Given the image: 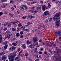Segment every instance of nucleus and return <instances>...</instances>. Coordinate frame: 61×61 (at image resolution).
Masks as SVG:
<instances>
[{"instance_id":"37998d69","label":"nucleus","mask_w":61,"mask_h":61,"mask_svg":"<svg viewBox=\"0 0 61 61\" xmlns=\"http://www.w3.org/2000/svg\"><path fill=\"white\" fill-rule=\"evenodd\" d=\"M6 30H7V28L6 27H5L3 29V30L5 31H6Z\"/></svg>"},{"instance_id":"680f3d73","label":"nucleus","mask_w":61,"mask_h":61,"mask_svg":"<svg viewBox=\"0 0 61 61\" xmlns=\"http://www.w3.org/2000/svg\"><path fill=\"white\" fill-rule=\"evenodd\" d=\"M35 3H36V2H31V4H35Z\"/></svg>"},{"instance_id":"7c9ffc66","label":"nucleus","mask_w":61,"mask_h":61,"mask_svg":"<svg viewBox=\"0 0 61 61\" xmlns=\"http://www.w3.org/2000/svg\"><path fill=\"white\" fill-rule=\"evenodd\" d=\"M7 43H8V41H6L4 42V44L5 45H7Z\"/></svg>"},{"instance_id":"393cba45","label":"nucleus","mask_w":61,"mask_h":61,"mask_svg":"<svg viewBox=\"0 0 61 61\" xmlns=\"http://www.w3.org/2000/svg\"><path fill=\"white\" fill-rule=\"evenodd\" d=\"M16 36L17 37H18V36H20V34H19V33H17L16 34Z\"/></svg>"},{"instance_id":"cd10ccee","label":"nucleus","mask_w":61,"mask_h":61,"mask_svg":"<svg viewBox=\"0 0 61 61\" xmlns=\"http://www.w3.org/2000/svg\"><path fill=\"white\" fill-rule=\"evenodd\" d=\"M12 45L14 46H15L16 45V43H12Z\"/></svg>"},{"instance_id":"79ce46f5","label":"nucleus","mask_w":61,"mask_h":61,"mask_svg":"<svg viewBox=\"0 0 61 61\" xmlns=\"http://www.w3.org/2000/svg\"><path fill=\"white\" fill-rule=\"evenodd\" d=\"M23 31H21L20 32V35H23Z\"/></svg>"},{"instance_id":"a211bd4d","label":"nucleus","mask_w":61,"mask_h":61,"mask_svg":"<svg viewBox=\"0 0 61 61\" xmlns=\"http://www.w3.org/2000/svg\"><path fill=\"white\" fill-rule=\"evenodd\" d=\"M9 15L11 16V17H13V14L11 13H9Z\"/></svg>"},{"instance_id":"69168bd1","label":"nucleus","mask_w":61,"mask_h":61,"mask_svg":"<svg viewBox=\"0 0 61 61\" xmlns=\"http://www.w3.org/2000/svg\"><path fill=\"white\" fill-rule=\"evenodd\" d=\"M39 42H40V43H41V42H42V40H41V39H40L39 40Z\"/></svg>"},{"instance_id":"b1692460","label":"nucleus","mask_w":61,"mask_h":61,"mask_svg":"<svg viewBox=\"0 0 61 61\" xmlns=\"http://www.w3.org/2000/svg\"><path fill=\"white\" fill-rule=\"evenodd\" d=\"M52 56V54L51 53L49 54L48 55V57H51V56Z\"/></svg>"},{"instance_id":"f704fd0d","label":"nucleus","mask_w":61,"mask_h":61,"mask_svg":"<svg viewBox=\"0 0 61 61\" xmlns=\"http://www.w3.org/2000/svg\"><path fill=\"white\" fill-rule=\"evenodd\" d=\"M18 26H22V25H21V23H19L18 25Z\"/></svg>"},{"instance_id":"412c9836","label":"nucleus","mask_w":61,"mask_h":61,"mask_svg":"<svg viewBox=\"0 0 61 61\" xmlns=\"http://www.w3.org/2000/svg\"><path fill=\"white\" fill-rule=\"evenodd\" d=\"M11 48L13 50H15V47L14 46H12Z\"/></svg>"},{"instance_id":"f257e3e1","label":"nucleus","mask_w":61,"mask_h":61,"mask_svg":"<svg viewBox=\"0 0 61 61\" xmlns=\"http://www.w3.org/2000/svg\"><path fill=\"white\" fill-rule=\"evenodd\" d=\"M60 13H56V14L53 17V19L54 21L56 20V23L57 27H59L60 25H59V22H60V19L58 18V17H59V16L60 15Z\"/></svg>"},{"instance_id":"0eeeda50","label":"nucleus","mask_w":61,"mask_h":61,"mask_svg":"<svg viewBox=\"0 0 61 61\" xmlns=\"http://www.w3.org/2000/svg\"><path fill=\"white\" fill-rule=\"evenodd\" d=\"M35 44H34V43H32L30 45L29 47L31 48V49H33V48H34V46H35Z\"/></svg>"},{"instance_id":"c03bdc74","label":"nucleus","mask_w":61,"mask_h":61,"mask_svg":"<svg viewBox=\"0 0 61 61\" xmlns=\"http://www.w3.org/2000/svg\"><path fill=\"white\" fill-rule=\"evenodd\" d=\"M0 40L3 41V37L2 36H1L0 37Z\"/></svg>"},{"instance_id":"bb28decb","label":"nucleus","mask_w":61,"mask_h":61,"mask_svg":"<svg viewBox=\"0 0 61 61\" xmlns=\"http://www.w3.org/2000/svg\"><path fill=\"white\" fill-rule=\"evenodd\" d=\"M34 53H37V48H35V51H34Z\"/></svg>"},{"instance_id":"13d9d810","label":"nucleus","mask_w":61,"mask_h":61,"mask_svg":"<svg viewBox=\"0 0 61 61\" xmlns=\"http://www.w3.org/2000/svg\"><path fill=\"white\" fill-rule=\"evenodd\" d=\"M52 18H50V19L49 20V22H50L51 21V20H52Z\"/></svg>"},{"instance_id":"c756f323","label":"nucleus","mask_w":61,"mask_h":61,"mask_svg":"<svg viewBox=\"0 0 61 61\" xmlns=\"http://www.w3.org/2000/svg\"><path fill=\"white\" fill-rule=\"evenodd\" d=\"M7 38H8V39H9L10 38V35H8L7 36Z\"/></svg>"},{"instance_id":"ea45409f","label":"nucleus","mask_w":61,"mask_h":61,"mask_svg":"<svg viewBox=\"0 0 61 61\" xmlns=\"http://www.w3.org/2000/svg\"><path fill=\"white\" fill-rule=\"evenodd\" d=\"M2 2H5L7 1V0H2L1 1Z\"/></svg>"},{"instance_id":"4d7b16f0","label":"nucleus","mask_w":61,"mask_h":61,"mask_svg":"<svg viewBox=\"0 0 61 61\" xmlns=\"http://www.w3.org/2000/svg\"><path fill=\"white\" fill-rule=\"evenodd\" d=\"M30 25V24H27L25 25V27H27V26H28V25Z\"/></svg>"},{"instance_id":"e433bc0d","label":"nucleus","mask_w":61,"mask_h":61,"mask_svg":"<svg viewBox=\"0 0 61 61\" xmlns=\"http://www.w3.org/2000/svg\"><path fill=\"white\" fill-rule=\"evenodd\" d=\"M3 14V12H0V16L2 15Z\"/></svg>"},{"instance_id":"20e7f679","label":"nucleus","mask_w":61,"mask_h":61,"mask_svg":"<svg viewBox=\"0 0 61 61\" xmlns=\"http://www.w3.org/2000/svg\"><path fill=\"white\" fill-rule=\"evenodd\" d=\"M49 42L50 44L48 45V46H49L50 47H52V46H56V45L55 44H54V42L52 41H50Z\"/></svg>"},{"instance_id":"e2e57ef3","label":"nucleus","mask_w":61,"mask_h":61,"mask_svg":"<svg viewBox=\"0 0 61 61\" xmlns=\"http://www.w3.org/2000/svg\"><path fill=\"white\" fill-rule=\"evenodd\" d=\"M42 27V28H46V27H45V26H44V25H43Z\"/></svg>"},{"instance_id":"6ab92c4d","label":"nucleus","mask_w":61,"mask_h":61,"mask_svg":"<svg viewBox=\"0 0 61 61\" xmlns=\"http://www.w3.org/2000/svg\"><path fill=\"white\" fill-rule=\"evenodd\" d=\"M25 56H26V58H27L28 57V56L29 55V54L27 53H26L25 54Z\"/></svg>"},{"instance_id":"72a5a7b5","label":"nucleus","mask_w":61,"mask_h":61,"mask_svg":"<svg viewBox=\"0 0 61 61\" xmlns=\"http://www.w3.org/2000/svg\"><path fill=\"white\" fill-rule=\"evenodd\" d=\"M5 5L4 4H3L2 5V7H3V8H5Z\"/></svg>"},{"instance_id":"864d4df0","label":"nucleus","mask_w":61,"mask_h":61,"mask_svg":"<svg viewBox=\"0 0 61 61\" xmlns=\"http://www.w3.org/2000/svg\"><path fill=\"white\" fill-rule=\"evenodd\" d=\"M6 25H8V22H6L5 23Z\"/></svg>"},{"instance_id":"0e129e2a","label":"nucleus","mask_w":61,"mask_h":61,"mask_svg":"<svg viewBox=\"0 0 61 61\" xmlns=\"http://www.w3.org/2000/svg\"><path fill=\"white\" fill-rule=\"evenodd\" d=\"M41 44L42 45H45V43L42 42Z\"/></svg>"},{"instance_id":"052dcab7","label":"nucleus","mask_w":61,"mask_h":61,"mask_svg":"<svg viewBox=\"0 0 61 61\" xmlns=\"http://www.w3.org/2000/svg\"><path fill=\"white\" fill-rule=\"evenodd\" d=\"M26 5H21V6H25Z\"/></svg>"},{"instance_id":"3c124183","label":"nucleus","mask_w":61,"mask_h":61,"mask_svg":"<svg viewBox=\"0 0 61 61\" xmlns=\"http://www.w3.org/2000/svg\"><path fill=\"white\" fill-rule=\"evenodd\" d=\"M13 0H10V3H13Z\"/></svg>"},{"instance_id":"9d476101","label":"nucleus","mask_w":61,"mask_h":61,"mask_svg":"<svg viewBox=\"0 0 61 61\" xmlns=\"http://www.w3.org/2000/svg\"><path fill=\"white\" fill-rule=\"evenodd\" d=\"M37 41V38L35 37L34 39L33 40V42H34V43H35V42H36V41Z\"/></svg>"},{"instance_id":"338daca9","label":"nucleus","mask_w":61,"mask_h":61,"mask_svg":"<svg viewBox=\"0 0 61 61\" xmlns=\"http://www.w3.org/2000/svg\"><path fill=\"white\" fill-rule=\"evenodd\" d=\"M28 60H30V61H32V60H30V59L29 58H28Z\"/></svg>"},{"instance_id":"4468645a","label":"nucleus","mask_w":61,"mask_h":61,"mask_svg":"<svg viewBox=\"0 0 61 61\" xmlns=\"http://www.w3.org/2000/svg\"><path fill=\"white\" fill-rule=\"evenodd\" d=\"M22 47L24 49H25V48H26V47H25V44H24L22 45Z\"/></svg>"},{"instance_id":"dca6fc26","label":"nucleus","mask_w":61,"mask_h":61,"mask_svg":"<svg viewBox=\"0 0 61 61\" xmlns=\"http://www.w3.org/2000/svg\"><path fill=\"white\" fill-rule=\"evenodd\" d=\"M58 36H61V31H59L58 32Z\"/></svg>"},{"instance_id":"de8ad7c7","label":"nucleus","mask_w":61,"mask_h":61,"mask_svg":"<svg viewBox=\"0 0 61 61\" xmlns=\"http://www.w3.org/2000/svg\"><path fill=\"white\" fill-rule=\"evenodd\" d=\"M17 31L18 32H19L20 31V28H19L18 27L17 28Z\"/></svg>"},{"instance_id":"a19ab883","label":"nucleus","mask_w":61,"mask_h":61,"mask_svg":"<svg viewBox=\"0 0 61 61\" xmlns=\"http://www.w3.org/2000/svg\"><path fill=\"white\" fill-rule=\"evenodd\" d=\"M20 9L22 10V11H23V10L24 9V7H22Z\"/></svg>"},{"instance_id":"603ef678","label":"nucleus","mask_w":61,"mask_h":61,"mask_svg":"<svg viewBox=\"0 0 61 61\" xmlns=\"http://www.w3.org/2000/svg\"><path fill=\"white\" fill-rule=\"evenodd\" d=\"M35 56L36 57H37V58H38V55H35Z\"/></svg>"},{"instance_id":"1a4fd4ad","label":"nucleus","mask_w":61,"mask_h":61,"mask_svg":"<svg viewBox=\"0 0 61 61\" xmlns=\"http://www.w3.org/2000/svg\"><path fill=\"white\" fill-rule=\"evenodd\" d=\"M16 23H17V24H18V23H19V22L18 21H17V20H16L14 22L13 21H12L11 22V23L13 24L14 25Z\"/></svg>"},{"instance_id":"774afa93","label":"nucleus","mask_w":61,"mask_h":61,"mask_svg":"<svg viewBox=\"0 0 61 61\" xmlns=\"http://www.w3.org/2000/svg\"><path fill=\"white\" fill-rule=\"evenodd\" d=\"M40 3L41 4H43V1H40Z\"/></svg>"},{"instance_id":"49530a36","label":"nucleus","mask_w":61,"mask_h":61,"mask_svg":"<svg viewBox=\"0 0 61 61\" xmlns=\"http://www.w3.org/2000/svg\"><path fill=\"white\" fill-rule=\"evenodd\" d=\"M42 7V5H40V7H39V9H41V8Z\"/></svg>"},{"instance_id":"c85d7f7f","label":"nucleus","mask_w":61,"mask_h":61,"mask_svg":"<svg viewBox=\"0 0 61 61\" xmlns=\"http://www.w3.org/2000/svg\"><path fill=\"white\" fill-rule=\"evenodd\" d=\"M56 41L59 43H60V40H56Z\"/></svg>"},{"instance_id":"2eb2a0df","label":"nucleus","mask_w":61,"mask_h":61,"mask_svg":"<svg viewBox=\"0 0 61 61\" xmlns=\"http://www.w3.org/2000/svg\"><path fill=\"white\" fill-rule=\"evenodd\" d=\"M5 59H6V56H2V60H3Z\"/></svg>"},{"instance_id":"39448f33","label":"nucleus","mask_w":61,"mask_h":61,"mask_svg":"<svg viewBox=\"0 0 61 61\" xmlns=\"http://www.w3.org/2000/svg\"><path fill=\"white\" fill-rule=\"evenodd\" d=\"M56 49L57 50V51L56 52V51H54V54H57V55L58 57H60V55L58 53V47H57L56 48Z\"/></svg>"},{"instance_id":"f03ea898","label":"nucleus","mask_w":61,"mask_h":61,"mask_svg":"<svg viewBox=\"0 0 61 61\" xmlns=\"http://www.w3.org/2000/svg\"><path fill=\"white\" fill-rule=\"evenodd\" d=\"M17 52V51H16L15 52H14L13 54L11 53L9 55V58L10 61H13L14 60V57L16 56V53Z\"/></svg>"},{"instance_id":"4c0bfd02","label":"nucleus","mask_w":61,"mask_h":61,"mask_svg":"<svg viewBox=\"0 0 61 61\" xmlns=\"http://www.w3.org/2000/svg\"><path fill=\"white\" fill-rule=\"evenodd\" d=\"M16 30V29L14 28H12V30L13 31H15V30Z\"/></svg>"},{"instance_id":"8fccbe9b","label":"nucleus","mask_w":61,"mask_h":61,"mask_svg":"<svg viewBox=\"0 0 61 61\" xmlns=\"http://www.w3.org/2000/svg\"><path fill=\"white\" fill-rule=\"evenodd\" d=\"M58 53H59V52H60V53H61V50H58Z\"/></svg>"},{"instance_id":"7ed1b4c3","label":"nucleus","mask_w":61,"mask_h":61,"mask_svg":"<svg viewBox=\"0 0 61 61\" xmlns=\"http://www.w3.org/2000/svg\"><path fill=\"white\" fill-rule=\"evenodd\" d=\"M50 7H51V5L49 4V2L48 3V7H46V5H42V9L43 11L45 10L46 9V10L47 9L49 8Z\"/></svg>"},{"instance_id":"423d86ee","label":"nucleus","mask_w":61,"mask_h":61,"mask_svg":"<svg viewBox=\"0 0 61 61\" xmlns=\"http://www.w3.org/2000/svg\"><path fill=\"white\" fill-rule=\"evenodd\" d=\"M49 14V12L46 11L44 12V13L42 15L43 16H45L46 15H47Z\"/></svg>"},{"instance_id":"6e6552de","label":"nucleus","mask_w":61,"mask_h":61,"mask_svg":"<svg viewBox=\"0 0 61 61\" xmlns=\"http://www.w3.org/2000/svg\"><path fill=\"white\" fill-rule=\"evenodd\" d=\"M21 28H22V30H23V31H26L27 32H29V30H28L27 29H25V27H22Z\"/></svg>"},{"instance_id":"a18cd8bd","label":"nucleus","mask_w":61,"mask_h":61,"mask_svg":"<svg viewBox=\"0 0 61 61\" xmlns=\"http://www.w3.org/2000/svg\"><path fill=\"white\" fill-rule=\"evenodd\" d=\"M40 32L41 33H43L44 32V31L42 30H40Z\"/></svg>"},{"instance_id":"5701e85b","label":"nucleus","mask_w":61,"mask_h":61,"mask_svg":"<svg viewBox=\"0 0 61 61\" xmlns=\"http://www.w3.org/2000/svg\"><path fill=\"white\" fill-rule=\"evenodd\" d=\"M42 24H40V25H39V28H38L39 29H40L41 28V27L42 26Z\"/></svg>"},{"instance_id":"aec40b11","label":"nucleus","mask_w":61,"mask_h":61,"mask_svg":"<svg viewBox=\"0 0 61 61\" xmlns=\"http://www.w3.org/2000/svg\"><path fill=\"white\" fill-rule=\"evenodd\" d=\"M7 46H8V45H6L4 46V50H5V49H6V48L7 47Z\"/></svg>"},{"instance_id":"473e14b6","label":"nucleus","mask_w":61,"mask_h":61,"mask_svg":"<svg viewBox=\"0 0 61 61\" xmlns=\"http://www.w3.org/2000/svg\"><path fill=\"white\" fill-rule=\"evenodd\" d=\"M29 18H30V19H32V18H33V16H29Z\"/></svg>"},{"instance_id":"6e6d98bb","label":"nucleus","mask_w":61,"mask_h":61,"mask_svg":"<svg viewBox=\"0 0 61 61\" xmlns=\"http://www.w3.org/2000/svg\"><path fill=\"white\" fill-rule=\"evenodd\" d=\"M49 19H50V18L48 17V18H47L46 20L47 21H48V20H49Z\"/></svg>"},{"instance_id":"09e8293b","label":"nucleus","mask_w":61,"mask_h":61,"mask_svg":"<svg viewBox=\"0 0 61 61\" xmlns=\"http://www.w3.org/2000/svg\"><path fill=\"white\" fill-rule=\"evenodd\" d=\"M38 11L37 10H36L34 11V13H37Z\"/></svg>"},{"instance_id":"c9c22d12","label":"nucleus","mask_w":61,"mask_h":61,"mask_svg":"<svg viewBox=\"0 0 61 61\" xmlns=\"http://www.w3.org/2000/svg\"><path fill=\"white\" fill-rule=\"evenodd\" d=\"M38 54H42L43 53V52L41 51H39L38 52Z\"/></svg>"},{"instance_id":"a878e982","label":"nucleus","mask_w":61,"mask_h":61,"mask_svg":"<svg viewBox=\"0 0 61 61\" xmlns=\"http://www.w3.org/2000/svg\"><path fill=\"white\" fill-rule=\"evenodd\" d=\"M45 42L46 44H49V42L47 41H45Z\"/></svg>"},{"instance_id":"9b49d317","label":"nucleus","mask_w":61,"mask_h":61,"mask_svg":"<svg viewBox=\"0 0 61 61\" xmlns=\"http://www.w3.org/2000/svg\"><path fill=\"white\" fill-rule=\"evenodd\" d=\"M22 51H20V52L19 53V55H18V57L19 58V60H18L17 61H19V60H20V56H21V55H20V54L22 53Z\"/></svg>"},{"instance_id":"f3484780","label":"nucleus","mask_w":61,"mask_h":61,"mask_svg":"<svg viewBox=\"0 0 61 61\" xmlns=\"http://www.w3.org/2000/svg\"><path fill=\"white\" fill-rule=\"evenodd\" d=\"M8 27H11L12 24H11V23H8Z\"/></svg>"},{"instance_id":"f8f14e48","label":"nucleus","mask_w":61,"mask_h":61,"mask_svg":"<svg viewBox=\"0 0 61 61\" xmlns=\"http://www.w3.org/2000/svg\"><path fill=\"white\" fill-rule=\"evenodd\" d=\"M54 58H55L56 59V60H59V59H61V57H60L59 58H58L57 57V56H54Z\"/></svg>"},{"instance_id":"bf43d9fd","label":"nucleus","mask_w":61,"mask_h":61,"mask_svg":"<svg viewBox=\"0 0 61 61\" xmlns=\"http://www.w3.org/2000/svg\"><path fill=\"white\" fill-rule=\"evenodd\" d=\"M35 8V7H32L31 8V9H34Z\"/></svg>"},{"instance_id":"2f4dec72","label":"nucleus","mask_w":61,"mask_h":61,"mask_svg":"<svg viewBox=\"0 0 61 61\" xmlns=\"http://www.w3.org/2000/svg\"><path fill=\"white\" fill-rule=\"evenodd\" d=\"M26 18V16H24L22 17L23 19H25Z\"/></svg>"},{"instance_id":"5fc2aeb1","label":"nucleus","mask_w":61,"mask_h":61,"mask_svg":"<svg viewBox=\"0 0 61 61\" xmlns=\"http://www.w3.org/2000/svg\"><path fill=\"white\" fill-rule=\"evenodd\" d=\"M24 36L23 35H21L20 36V38H23Z\"/></svg>"},{"instance_id":"58836bf2","label":"nucleus","mask_w":61,"mask_h":61,"mask_svg":"<svg viewBox=\"0 0 61 61\" xmlns=\"http://www.w3.org/2000/svg\"><path fill=\"white\" fill-rule=\"evenodd\" d=\"M61 4V0L60 1L58 5V6H59Z\"/></svg>"},{"instance_id":"4be33fe9","label":"nucleus","mask_w":61,"mask_h":61,"mask_svg":"<svg viewBox=\"0 0 61 61\" xmlns=\"http://www.w3.org/2000/svg\"><path fill=\"white\" fill-rule=\"evenodd\" d=\"M44 60H48V58L46 57H44Z\"/></svg>"},{"instance_id":"ddd939ff","label":"nucleus","mask_w":61,"mask_h":61,"mask_svg":"<svg viewBox=\"0 0 61 61\" xmlns=\"http://www.w3.org/2000/svg\"><path fill=\"white\" fill-rule=\"evenodd\" d=\"M26 42L28 45L29 44H31L32 43L31 41H29L28 40H27Z\"/></svg>"}]
</instances>
